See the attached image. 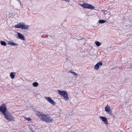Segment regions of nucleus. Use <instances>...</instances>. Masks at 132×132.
<instances>
[{"label":"nucleus","instance_id":"obj_1","mask_svg":"<svg viewBox=\"0 0 132 132\" xmlns=\"http://www.w3.org/2000/svg\"><path fill=\"white\" fill-rule=\"evenodd\" d=\"M14 27L17 28H20L22 29L26 30L28 29L29 26L23 22H21L15 25Z\"/></svg>","mask_w":132,"mask_h":132},{"label":"nucleus","instance_id":"obj_2","mask_svg":"<svg viewBox=\"0 0 132 132\" xmlns=\"http://www.w3.org/2000/svg\"><path fill=\"white\" fill-rule=\"evenodd\" d=\"M58 93L62 97H63L65 100L67 101L69 99L68 94L66 91L58 90Z\"/></svg>","mask_w":132,"mask_h":132},{"label":"nucleus","instance_id":"obj_3","mask_svg":"<svg viewBox=\"0 0 132 132\" xmlns=\"http://www.w3.org/2000/svg\"><path fill=\"white\" fill-rule=\"evenodd\" d=\"M5 118L7 120L10 121H14V118L10 113L9 112H7L4 115Z\"/></svg>","mask_w":132,"mask_h":132},{"label":"nucleus","instance_id":"obj_4","mask_svg":"<svg viewBox=\"0 0 132 132\" xmlns=\"http://www.w3.org/2000/svg\"><path fill=\"white\" fill-rule=\"evenodd\" d=\"M80 5L83 8L85 9H90L91 10L94 9L95 7L92 5L87 4L86 3H84L82 4H81Z\"/></svg>","mask_w":132,"mask_h":132},{"label":"nucleus","instance_id":"obj_5","mask_svg":"<svg viewBox=\"0 0 132 132\" xmlns=\"http://www.w3.org/2000/svg\"><path fill=\"white\" fill-rule=\"evenodd\" d=\"M38 115L41 120L45 121L48 115L39 112L38 113Z\"/></svg>","mask_w":132,"mask_h":132},{"label":"nucleus","instance_id":"obj_6","mask_svg":"<svg viewBox=\"0 0 132 132\" xmlns=\"http://www.w3.org/2000/svg\"><path fill=\"white\" fill-rule=\"evenodd\" d=\"M6 110L7 109L5 105L4 104L2 105L0 107V112H1L4 115L7 112H8Z\"/></svg>","mask_w":132,"mask_h":132},{"label":"nucleus","instance_id":"obj_7","mask_svg":"<svg viewBox=\"0 0 132 132\" xmlns=\"http://www.w3.org/2000/svg\"><path fill=\"white\" fill-rule=\"evenodd\" d=\"M45 98L47 101L51 104L55 105L56 104L55 102L50 97H45Z\"/></svg>","mask_w":132,"mask_h":132},{"label":"nucleus","instance_id":"obj_8","mask_svg":"<svg viewBox=\"0 0 132 132\" xmlns=\"http://www.w3.org/2000/svg\"><path fill=\"white\" fill-rule=\"evenodd\" d=\"M18 36L17 37V38L18 39H21L23 40H25V37L23 35L19 32H16Z\"/></svg>","mask_w":132,"mask_h":132},{"label":"nucleus","instance_id":"obj_9","mask_svg":"<svg viewBox=\"0 0 132 132\" xmlns=\"http://www.w3.org/2000/svg\"><path fill=\"white\" fill-rule=\"evenodd\" d=\"M105 109V111L106 112L110 114H112V111H111V108L108 105H106Z\"/></svg>","mask_w":132,"mask_h":132},{"label":"nucleus","instance_id":"obj_10","mask_svg":"<svg viewBox=\"0 0 132 132\" xmlns=\"http://www.w3.org/2000/svg\"><path fill=\"white\" fill-rule=\"evenodd\" d=\"M53 121V119L52 118H51L49 115H48L46 118V120H45V122L46 123H51Z\"/></svg>","mask_w":132,"mask_h":132},{"label":"nucleus","instance_id":"obj_11","mask_svg":"<svg viewBox=\"0 0 132 132\" xmlns=\"http://www.w3.org/2000/svg\"><path fill=\"white\" fill-rule=\"evenodd\" d=\"M99 118L102 120V121L104 122V123L105 125L108 124V121L107 118L103 116H100Z\"/></svg>","mask_w":132,"mask_h":132},{"label":"nucleus","instance_id":"obj_12","mask_svg":"<svg viewBox=\"0 0 132 132\" xmlns=\"http://www.w3.org/2000/svg\"><path fill=\"white\" fill-rule=\"evenodd\" d=\"M102 65V63L101 62H98L94 66V69L96 70H97L99 69V66L101 67Z\"/></svg>","mask_w":132,"mask_h":132},{"label":"nucleus","instance_id":"obj_13","mask_svg":"<svg viewBox=\"0 0 132 132\" xmlns=\"http://www.w3.org/2000/svg\"><path fill=\"white\" fill-rule=\"evenodd\" d=\"M7 43L8 45L11 46H17L18 45V44L14 43L12 41H8Z\"/></svg>","mask_w":132,"mask_h":132},{"label":"nucleus","instance_id":"obj_14","mask_svg":"<svg viewBox=\"0 0 132 132\" xmlns=\"http://www.w3.org/2000/svg\"><path fill=\"white\" fill-rule=\"evenodd\" d=\"M15 73L14 72H11L10 74V76L12 79H13L15 77Z\"/></svg>","mask_w":132,"mask_h":132},{"label":"nucleus","instance_id":"obj_15","mask_svg":"<svg viewBox=\"0 0 132 132\" xmlns=\"http://www.w3.org/2000/svg\"><path fill=\"white\" fill-rule=\"evenodd\" d=\"M33 86L35 87H36L38 85V83L37 82H35L32 83Z\"/></svg>","mask_w":132,"mask_h":132},{"label":"nucleus","instance_id":"obj_16","mask_svg":"<svg viewBox=\"0 0 132 132\" xmlns=\"http://www.w3.org/2000/svg\"><path fill=\"white\" fill-rule=\"evenodd\" d=\"M68 72L70 73H72L74 76H77L78 75L77 73H75V72L72 71H69Z\"/></svg>","mask_w":132,"mask_h":132},{"label":"nucleus","instance_id":"obj_17","mask_svg":"<svg viewBox=\"0 0 132 132\" xmlns=\"http://www.w3.org/2000/svg\"><path fill=\"white\" fill-rule=\"evenodd\" d=\"M95 43L96 44V45L97 46H100L101 45V43L99 42L98 41L95 42Z\"/></svg>","mask_w":132,"mask_h":132},{"label":"nucleus","instance_id":"obj_18","mask_svg":"<svg viewBox=\"0 0 132 132\" xmlns=\"http://www.w3.org/2000/svg\"><path fill=\"white\" fill-rule=\"evenodd\" d=\"M106 22V21L104 20H100L98 21V22L100 23H104Z\"/></svg>","mask_w":132,"mask_h":132},{"label":"nucleus","instance_id":"obj_19","mask_svg":"<svg viewBox=\"0 0 132 132\" xmlns=\"http://www.w3.org/2000/svg\"><path fill=\"white\" fill-rule=\"evenodd\" d=\"M1 44L3 46H6V43L3 41H1Z\"/></svg>","mask_w":132,"mask_h":132},{"label":"nucleus","instance_id":"obj_20","mask_svg":"<svg viewBox=\"0 0 132 132\" xmlns=\"http://www.w3.org/2000/svg\"><path fill=\"white\" fill-rule=\"evenodd\" d=\"M23 117L28 121H30L31 120V119L29 117L27 118L24 116H23Z\"/></svg>","mask_w":132,"mask_h":132},{"label":"nucleus","instance_id":"obj_21","mask_svg":"<svg viewBox=\"0 0 132 132\" xmlns=\"http://www.w3.org/2000/svg\"><path fill=\"white\" fill-rule=\"evenodd\" d=\"M63 1H64L65 2H69L70 0H62Z\"/></svg>","mask_w":132,"mask_h":132}]
</instances>
